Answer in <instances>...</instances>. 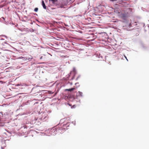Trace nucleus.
Returning <instances> with one entry per match:
<instances>
[{
  "label": "nucleus",
  "mask_w": 149,
  "mask_h": 149,
  "mask_svg": "<svg viewBox=\"0 0 149 149\" xmlns=\"http://www.w3.org/2000/svg\"><path fill=\"white\" fill-rule=\"evenodd\" d=\"M75 89V88H73L70 89H66L65 90V91H71L74 90Z\"/></svg>",
  "instance_id": "39448f33"
},
{
  "label": "nucleus",
  "mask_w": 149,
  "mask_h": 149,
  "mask_svg": "<svg viewBox=\"0 0 149 149\" xmlns=\"http://www.w3.org/2000/svg\"><path fill=\"white\" fill-rule=\"evenodd\" d=\"M34 11L36 12H37L38 10V8H36L34 9Z\"/></svg>",
  "instance_id": "423d86ee"
},
{
  "label": "nucleus",
  "mask_w": 149,
  "mask_h": 149,
  "mask_svg": "<svg viewBox=\"0 0 149 149\" xmlns=\"http://www.w3.org/2000/svg\"><path fill=\"white\" fill-rule=\"evenodd\" d=\"M67 3L66 2L63 1L60 4L58 7L61 8H65V6H66L67 5Z\"/></svg>",
  "instance_id": "f257e3e1"
},
{
  "label": "nucleus",
  "mask_w": 149,
  "mask_h": 149,
  "mask_svg": "<svg viewBox=\"0 0 149 149\" xmlns=\"http://www.w3.org/2000/svg\"><path fill=\"white\" fill-rule=\"evenodd\" d=\"M71 0H70V1H71Z\"/></svg>",
  "instance_id": "f8f14e48"
},
{
  "label": "nucleus",
  "mask_w": 149,
  "mask_h": 149,
  "mask_svg": "<svg viewBox=\"0 0 149 149\" xmlns=\"http://www.w3.org/2000/svg\"><path fill=\"white\" fill-rule=\"evenodd\" d=\"M49 1L52 2V3L54 4H56L57 2V0H49Z\"/></svg>",
  "instance_id": "f03ea898"
},
{
  "label": "nucleus",
  "mask_w": 149,
  "mask_h": 149,
  "mask_svg": "<svg viewBox=\"0 0 149 149\" xmlns=\"http://www.w3.org/2000/svg\"><path fill=\"white\" fill-rule=\"evenodd\" d=\"M42 4L43 8L45 9H46V6L43 1H42Z\"/></svg>",
  "instance_id": "20e7f679"
},
{
  "label": "nucleus",
  "mask_w": 149,
  "mask_h": 149,
  "mask_svg": "<svg viewBox=\"0 0 149 149\" xmlns=\"http://www.w3.org/2000/svg\"><path fill=\"white\" fill-rule=\"evenodd\" d=\"M111 1H116L117 0H111Z\"/></svg>",
  "instance_id": "6e6552de"
},
{
  "label": "nucleus",
  "mask_w": 149,
  "mask_h": 149,
  "mask_svg": "<svg viewBox=\"0 0 149 149\" xmlns=\"http://www.w3.org/2000/svg\"><path fill=\"white\" fill-rule=\"evenodd\" d=\"M77 95L78 96H83V93L82 92L79 91L77 93Z\"/></svg>",
  "instance_id": "7ed1b4c3"
},
{
  "label": "nucleus",
  "mask_w": 149,
  "mask_h": 149,
  "mask_svg": "<svg viewBox=\"0 0 149 149\" xmlns=\"http://www.w3.org/2000/svg\"><path fill=\"white\" fill-rule=\"evenodd\" d=\"M2 18H3V19H4V18L3 17H2Z\"/></svg>",
  "instance_id": "1a4fd4ad"
},
{
  "label": "nucleus",
  "mask_w": 149,
  "mask_h": 149,
  "mask_svg": "<svg viewBox=\"0 0 149 149\" xmlns=\"http://www.w3.org/2000/svg\"><path fill=\"white\" fill-rule=\"evenodd\" d=\"M2 149H3V148L2 147H1Z\"/></svg>",
  "instance_id": "9b49d317"
},
{
  "label": "nucleus",
  "mask_w": 149,
  "mask_h": 149,
  "mask_svg": "<svg viewBox=\"0 0 149 149\" xmlns=\"http://www.w3.org/2000/svg\"><path fill=\"white\" fill-rule=\"evenodd\" d=\"M42 58V57H41L40 58V59H41Z\"/></svg>",
  "instance_id": "9d476101"
},
{
  "label": "nucleus",
  "mask_w": 149,
  "mask_h": 149,
  "mask_svg": "<svg viewBox=\"0 0 149 149\" xmlns=\"http://www.w3.org/2000/svg\"><path fill=\"white\" fill-rule=\"evenodd\" d=\"M125 58H126V59H127V61H128V60L127 59V58L125 56Z\"/></svg>",
  "instance_id": "0eeeda50"
}]
</instances>
